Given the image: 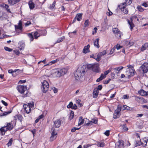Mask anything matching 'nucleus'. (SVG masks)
<instances>
[{
  "label": "nucleus",
  "mask_w": 148,
  "mask_h": 148,
  "mask_svg": "<svg viewBox=\"0 0 148 148\" xmlns=\"http://www.w3.org/2000/svg\"><path fill=\"white\" fill-rule=\"evenodd\" d=\"M123 9L122 10L123 12L125 14H127L128 12V11L127 9L125 8V7L123 6Z\"/></svg>",
  "instance_id": "obj_43"
},
{
  "label": "nucleus",
  "mask_w": 148,
  "mask_h": 148,
  "mask_svg": "<svg viewBox=\"0 0 148 148\" xmlns=\"http://www.w3.org/2000/svg\"><path fill=\"white\" fill-rule=\"evenodd\" d=\"M7 125L6 126H5L6 127H8V129L9 131L12 130L14 128L13 121H12L10 123H7Z\"/></svg>",
  "instance_id": "obj_12"
},
{
  "label": "nucleus",
  "mask_w": 148,
  "mask_h": 148,
  "mask_svg": "<svg viewBox=\"0 0 148 148\" xmlns=\"http://www.w3.org/2000/svg\"><path fill=\"white\" fill-rule=\"evenodd\" d=\"M86 68L89 70H92L93 64H87L86 65Z\"/></svg>",
  "instance_id": "obj_41"
},
{
  "label": "nucleus",
  "mask_w": 148,
  "mask_h": 148,
  "mask_svg": "<svg viewBox=\"0 0 148 148\" xmlns=\"http://www.w3.org/2000/svg\"><path fill=\"white\" fill-rule=\"evenodd\" d=\"M90 46L89 44L87 46H84V48L83 50V53L86 54L88 52H90L89 48Z\"/></svg>",
  "instance_id": "obj_15"
},
{
  "label": "nucleus",
  "mask_w": 148,
  "mask_h": 148,
  "mask_svg": "<svg viewBox=\"0 0 148 148\" xmlns=\"http://www.w3.org/2000/svg\"><path fill=\"white\" fill-rule=\"evenodd\" d=\"M102 88V86L101 85H99L98 86L97 88L96 89L99 91V90H101Z\"/></svg>",
  "instance_id": "obj_62"
},
{
  "label": "nucleus",
  "mask_w": 148,
  "mask_h": 148,
  "mask_svg": "<svg viewBox=\"0 0 148 148\" xmlns=\"http://www.w3.org/2000/svg\"><path fill=\"white\" fill-rule=\"evenodd\" d=\"M99 92V91L97 90H96V88H95L93 90V97L94 98H97L98 95V93Z\"/></svg>",
  "instance_id": "obj_21"
},
{
  "label": "nucleus",
  "mask_w": 148,
  "mask_h": 148,
  "mask_svg": "<svg viewBox=\"0 0 148 148\" xmlns=\"http://www.w3.org/2000/svg\"><path fill=\"white\" fill-rule=\"evenodd\" d=\"M97 119L94 118L92 119L91 121H89V122L86 124L85 125L87 126H89V125H91L92 123L97 124Z\"/></svg>",
  "instance_id": "obj_13"
},
{
  "label": "nucleus",
  "mask_w": 148,
  "mask_h": 148,
  "mask_svg": "<svg viewBox=\"0 0 148 148\" xmlns=\"http://www.w3.org/2000/svg\"><path fill=\"white\" fill-rule=\"evenodd\" d=\"M89 23V21L88 19L86 20L84 23V27H87L88 26Z\"/></svg>",
  "instance_id": "obj_47"
},
{
  "label": "nucleus",
  "mask_w": 148,
  "mask_h": 148,
  "mask_svg": "<svg viewBox=\"0 0 148 148\" xmlns=\"http://www.w3.org/2000/svg\"><path fill=\"white\" fill-rule=\"evenodd\" d=\"M84 119H83L82 117L80 116L79 119L78 125L79 126L82 124L84 123Z\"/></svg>",
  "instance_id": "obj_28"
},
{
  "label": "nucleus",
  "mask_w": 148,
  "mask_h": 148,
  "mask_svg": "<svg viewBox=\"0 0 148 148\" xmlns=\"http://www.w3.org/2000/svg\"><path fill=\"white\" fill-rule=\"evenodd\" d=\"M38 32L39 34L40 35V36H45L47 34V31L45 29H38Z\"/></svg>",
  "instance_id": "obj_11"
},
{
  "label": "nucleus",
  "mask_w": 148,
  "mask_h": 148,
  "mask_svg": "<svg viewBox=\"0 0 148 148\" xmlns=\"http://www.w3.org/2000/svg\"><path fill=\"white\" fill-rule=\"evenodd\" d=\"M59 61V60L58 59H56L53 60H52L49 62L48 64H47L44 66H49L51 65L52 64H54L56 62H57L58 61Z\"/></svg>",
  "instance_id": "obj_22"
},
{
  "label": "nucleus",
  "mask_w": 148,
  "mask_h": 148,
  "mask_svg": "<svg viewBox=\"0 0 148 148\" xmlns=\"http://www.w3.org/2000/svg\"><path fill=\"white\" fill-rule=\"evenodd\" d=\"M140 140H136V144H135V147H137L138 146H139L141 145H143V143H142L140 139Z\"/></svg>",
  "instance_id": "obj_35"
},
{
  "label": "nucleus",
  "mask_w": 148,
  "mask_h": 148,
  "mask_svg": "<svg viewBox=\"0 0 148 148\" xmlns=\"http://www.w3.org/2000/svg\"><path fill=\"white\" fill-rule=\"evenodd\" d=\"M121 127L123 131H127L128 130V128L127 127L126 124H124L121 126Z\"/></svg>",
  "instance_id": "obj_39"
},
{
  "label": "nucleus",
  "mask_w": 148,
  "mask_h": 148,
  "mask_svg": "<svg viewBox=\"0 0 148 148\" xmlns=\"http://www.w3.org/2000/svg\"><path fill=\"white\" fill-rule=\"evenodd\" d=\"M51 134H55L56 133H57L56 132V129L54 127H52L51 128Z\"/></svg>",
  "instance_id": "obj_45"
},
{
  "label": "nucleus",
  "mask_w": 148,
  "mask_h": 148,
  "mask_svg": "<svg viewBox=\"0 0 148 148\" xmlns=\"http://www.w3.org/2000/svg\"><path fill=\"white\" fill-rule=\"evenodd\" d=\"M26 92L25 94L24 93L23 95H24V97H28L31 95V93L29 91L27 90H26Z\"/></svg>",
  "instance_id": "obj_46"
},
{
  "label": "nucleus",
  "mask_w": 148,
  "mask_h": 148,
  "mask_svg": "<svg viewBox=\"0 0 148 148\" xmlns=\"http://www.w3.org/2000/svg\"><path fill=\"white\" fill-rule=\"evenodd\" d=\"M13 139L12 138L9 140L8 143L7 144V145H8V147H9L11 145Z\"/></svg>",
  "instance_id": "obj_55"
},
{
  "label": "nucleus",
  "mask_w": 148,
  "mask_h": 148,
  "mask_svg": "<svg viewBox=\"0 0 148 148\" xmlns=\"http://www.w3.org/2000/svg\"><path fill=\"white\" fill-rule=\"evenodd\" d=\"M97 146L99 147H103L105 146V143L104 142L101 143L99 142L98 141H97Z\"/></svg>",
  "instance_id": "obj_32"
},
{
  "label": "nucleus",
  "mask_w": 148,
  "mask_h": 148,
  "mask_svg": "<svg viewBox=\"0 0 148 148\" xmlns=\"http://www.w3.org/2000/svg\"><path fill=\"white\" fill-rule=\"evenodd\" d=\"M4 8H5L6 10L8 12L11 13V12L9 8V6L8 5L6 4V5H5V6L4 7Z\"/></svg>",
  "instance_id": "obj_52"
},
{
  "label": "nucleus",
  "mask_w": 148,
  "mask_h": 148,
  "mask_svg": "<svg viewBox=\"0 0 148 148\" xmlns=\"http://www.w3.org/2000/svg\"><path fill=\"white\" fill-rule=\"evenodd\" d=\"M57 133H56L55 134H51V136L50 138V140L51 141H52L55 139L57 137Z\"/></svg>",
  "instance_id": "obj_30"
},
{
  "label": "nucleus",
  "mask_w": 148,
  "mask_h": 148,
  "mask_svg": "<svg viewBox=\"0 0 148 148\" xmlns=\"http://www.w3.org/2000/svg\"><path fill=\"white\" fill-rule=\"evenodd\" d=\"M99 66L97 64H94L92 70V71L96 73H99L100 70H99Z\"/></svg>",
  "instance_id": "obj_10"
},
{
  "label": "nucleus",
  "mask_w": 148,
  "mask_h": 148,
  "mask_svg": "<svg viewBox=\"0 0 148 148\" xmlns=\"http://www.w3.org/2000/svg\"><path fill=\"white\" fill-rule=\"evenodd\" d=\"M80 128L81 127H80L79 128L74 127L71 129V131L72 132H75L76 130H79Z\"/></svg>",
  "instance_id": "obj_53"
},
{
  "label": "nucleus",
  "mask_w": 148,
  "mask_h": 148,
  "mask_svg": "<svg viewBox=\"0 0 148 148\" xmlns=\"http://www.w3.org/2000/svg\"><path fill=\"white\" fill-rule=\"evenodd\" d=\"M138 93L143 96H147V92H146L143 89H141L138 92Z\"/></svg>",
  "instance_id": "obj_19"
},
{
  "label": "nucleus",
  "mask_w": 148,
  "mask_h": 148,
  "mask_svg": "<svg viewBox=\"0 0 148 148\" xmlns=\"http://www.w3.org/2000/svg\"><path fill=\"white\" fill-rule=\"evenodd\" d=\"M111 80V79L110 78L109 79L107 80H105L103 81V83L104 84H108L110 81Z\"/></svg>",
  "instance_id": "obj_63"
},
{
  "label": "nucleus",
  "mask_w": 148,
  "mask_h": 148,
  "mask_svg": "<svg viewBox=\"0 0 148 148\" xmlns=\"http://www.w3.org/2000/svg\"><path fill=\"white\" fill-rule=\"evenodd\" d=\"M15 29L17 31V29H19L20 31H22L23 29V27L22 26V23L21 21L20 20L19 21L18 23V25H15Z\"/></svg>",
  "instance_id": "obj_9"
},
{
  "label": "nucleus",
  "mask_w": 148,
  "mask_h": 148,
  "mask_svg": "<svg viewBox=\"0 0 148 148\" xmlns=\"http://www.w3.org/2000/svg\"><path fill=\"white\" fill-rule=\"evenodd\" d=\"M18 91L21 94H23L27 90L26 86L18 85L16 88Z\"/></svg>",
  "instance_id": "obj_4"
},
{
  "label": "nucleus",
  "mask_w": 148,
  "mask_h": 148,
  "mask_svg": "<svg viewBox=\"0 0 148 148\" xmlns=\"http://www.w3.org/2000/svg\"><path fill=\"white\" fill-rule=\"evenodd\" d=\"M16 116L18 119L21 122L22 120L23 117L21 114L16 115Z\"/></svg>",
  "instance_id": "obj_48"
},
{
  "label": "nucleus",
  "mask_w": 148,
  "mask_h": 148,
  "mask_svg": "<svg viewBox=\"0 0 148 148\" xmlns=\"http://www.w3.org/2000/svg\"><path fill=\"white\" fill-rule=\"evenodd\" d=\"M135 73H136V71L134 69H130L129 72V76L130 77L133 76L134 75Z\"/></svg>",
  "instance_id": "obj_24"
},
{
  "label": "nucleus",
  "mask_w": 148,
  "mask_h": 148,
  "mask_svg": "<svg viewBox=\"0 0 148 148\" xmlns=\"http://www.w3.org/2000/svg\"><path fill=\"white\" fill-rule=\"evenodd\" d=\"M103 56L101 53H99L97 55V58H96L95 60L97 62L101 60V57Z\"/></svg>",
  "instance_id": "obj_36"
},
{
  "label": "nucleus",
  "mask_w": 148,
  "mask_h": 148,
  "mask_svg": "<svg viewBox=\"0 0 148 148\" xmlns=\"http://www.w3.org/2000/svg\"><path fill=\"white\" fill-rule=\"evenodd\" d=\"M120 114V112L117 110H115L113 118L114 119L118 118L119 117Z\"/></svg>",
  "instance_id": "obj_16"
},
{
  "label": "nucleus",
  "mask_w": 148,
  "mask_h": 148,
  "mask_svg": "<svg viewBox=\"0 0 148 148\" xmlns=\"http://www.w3.org/2000/svg\"><path fill=\"white\" fill-rule=\"evenodd\" d=\"M140 69L143 71V73H146L148 71V64L144 63L140 67Z\"/></svg>",
  "instance_id": "obj_5"
},
{
  "label": "nucleus",
  "mask_w": 148,
  "mask_h": 148,
  "mask_svg": "<svg viewBox=\"0 0 148 148\" xmlns=\"http://www.w3.org/2000/svg\"><path fill=\"white\" fill-rule=\"evenodd\" d=\"M65 39V37L64 36H63L60 38H59L56 42V43H60Z\"/></svg>",
  "instance_id": "obj_37"
},
{
  "label": "nucleus",
  "mask_w": 148,
  "mask_h": 148,
  "mask_svg": "<svg viewBox=\"0 0 148 148\" xmlns=\"http://www.w3.org/2000/svg\"><path fill=\"white\" fill-rule=\"evenodd\" d=\"M28 5L30 9L33 10L34 8L35 4L32 0L29 1Z\"/></svg>",
  "instance_id": "obj_20"
},
{
  "label": "nucleus",
  "mask_w": 148,
  "mask_h": 148,
  "mask_svg": "<svg viewBox=\"0 0 148 148\" xmlns=\"http://www.w3.org/2000/svg\"><path fill=\"white\" fill-rule=\"evenodd\" d=\"M28 107V109H26L25 110L26 113L27 114L29 113L30 112L31 110V108H30L29 106Z\"/></svg>",
  "instance_id": "obj_60"
},
{
  "label": "nucleus",
  "mask_w": 148,
  "mask_h": 148,
  "mask_svg": "<svg viewBox=\"0 0 148 148\" xmlns=\"http://www.w3.org/2000/svg\"><path fill=\"white\" fill-rule=\"evenodd\" d=\"M123 110H130V108L126 106V105H123Z\"/></svg>",
  "instance_id": "obj_51"
},
{
  "label": "nucleus",
  "mask_w": 148,
  "mask_h": 148,
  "mask_svg": "<svg viewBox=\"0 0 148 148\" xmlns=\"http://www.w3.org/2000/svg\"><path fill=\"white\" fill-rule=\"evenodd\" d=\"M135 100L138 102L139 103H141L142 102H144L145 99L142 97L135 96Z\"/></svg>",
  "instance_id": "obj_17"
},
{
  "label": "nucleus",
  "mask_w": 148,
  "mask_h": 148,
  "mask_svg": "<svg viewBox=\"0 0 148 148\" xmlns=\"http://www.w3.org/2000/svg\"><path fill=\"white\" fill-rule=\"evenodd\" d=\"M86 66L85 65L79 66L75 73L74 76L75 79L77 80H79L82 77L84 76L86 73Z\"/></svg>",
  "instance_id": "obj_1"
},
{
  "label": "nucleus",
  "mask_w": 148,
  "mask_h": 148,
  "mask_svg": "<svg viewBox=\"0 0 148 148\" xmlns=\"http://www.w3.org/2000/svg\"><path fill=\"white\" fill-rule=\"evenodd\" d=\"M73 105V103L72 102H70L69 105L67 106V107L68 108H71L72 109Z\"/></svg>",
  "instance_id": "obj_58"
},
{
  "label": "nucleus",
  "mask_w": 148,
  "mask_h": 148,
  "mask_svg": "<svg viewBox=\"0 0 148 148\" xmlns=\"http://www.w3.org/2000/svg\"><path fill=\"white\" fill-rule=\"evenodd\" d=\"M137 9L140 12H142L144 10V9L140 5H138L137 7Z\"/></svg>",
  "instance_id": "obj_54"
},
{
  "label": "nucleus",
  "mask_w": 148,
  "mask_h": 148,
  "mask_svg": "<svg viewBox=\"0 0 148 148\" xmlns=\"http://www.w3.org/2000/svg\"><path fill=\"white\" fill-rule=\"evenodd\" d=\"M20 46L19 47V49L20 50L23 49L25 47V44L24 43H23L21 45L20 44Z\"/></svg>",
  "instance_id": "obj_56"
},
{
  "label": "nucleus",
  "mask_w": 148,
  "mask_h": 148,
  "mask_svg": "<svg viewBox=\"0 0 148 148\" xmlns=\"http://www.w3.org/2000/svg\"><path fill=\"white\" fill-rule=\"evenodd\" d=\"M8 17V15L6 13L0 12V20L2 21L6 20Z\"/></svg>",
  "instance_id": "obj_8"
},
{
  "label": "nucleus",
  "mask_w": 148,
  "mask_h": 148,
  "mask_svg": "<svg viewBox=\"0 0 148 148\" xmlns=\"http://www.w3.org/2000/svg\"><path fill=\"white\" fill-rule=\"evenodd\" d=\"M4 49L5 50L9 52H11L12 51V49L7 47H4Z\"/></svg>",
  "instance_id": "obj_57"
},
{
  "label": "nucleus",
  "mask_w": 148,
  "mask_h": 148,
  "mask_svg": "<svg viewBox=\"0 0 148 148\" xmlns=\"http://www.w3.org/2000/svg\"><path fill=\"white\" fill-rule=\"evenodd\" d=\"M56 2L54 1L52 5H51L49 7V8L51 9H53L55 7Z\"/></svg>",
  "instance_id": "obj_49"
},
{
  "label": "nucleus",
  "mask_w": 148,
  "mask_h": 148,
  "mask_svg": "<svg viewBox=\"0 0 148 148\" xmlns=\"http://www.w3.org/2000/svg\"><path fill=\"white\" fill-rule=\"evenodd\" d=\"M12 110H10V111H8L6 112H4L3 113H1L0 114V116H5L7 115L10 114L12 112Z\"/></svg>",
  "instance_id": "obj_34"
},
{
  "label": "nucleus",
  "mask_w": 148,
  "mask_h": 148,
  "mask_svg": "<svg viewBox=\"0 0 148 148\" xmlns=\"http://www.w3.org/2000/svg\"><path fill=\"white\" fill-rule=\"evenodd\" d=\"M121 108L122 107L120 105H119L117 106V108L115 110H117L118 111H119V112H120Z\"/></svg>",
  "instance_id": "obj_64"
},
{
  "label": "nucleus",
  "mask_w": 148,
  "mask_h": 148,
  "mask_svg": "<svg viewBox=\"0 0 148 148\" xmlns=\"http://www.w3.org/2000/svg\"><path fill=\"white\" fill-rule=\"evenodd\" d=\"M74 116V112L73 111H71L70 112V115L69 117V119L70 120H71L73 119Z\"/></svg>",
  "instance_id": "obj_42"
},
{
  "label": "nucleus",
  "mask_w": 148,
  "mask_h": 148,
  "mask_svg": "<svg viewBox=\"0 0 148 148\" xmlns=\"http://www.w3.org/2000/svg\"><path fill=\"white\" fill-rule=\"evenodd\" d=\"M28 36L31 42L33 40L34 38L33 34L32 33H29L28 34Z\"/></svg>",
  "instance_id": "obj_40"
},
{
  "label": "nucleus",
  "mask_w": 148,
  "mask_h": 148,
  "mask_svg": "<svg viewBox=\"0 0 148 148\" xmlns=\"http://www.w3.org/2000/svg\"><path fill=\"white\" fill-rule=\"evenodd\" d=\"M123 68V66H121L115 68L114 69V70L116 73H119V71L122 69Z\"/></svg>",
  "instance_id": "obj_26"
},
{
  "label": "nucleus",
  "mask_w": 148,
  "mask_h": 148,
  "mask_svg": "<svg viewBox=\"0 0 148 148\" xmlns=\"http://www.w3.org/2000/svg\"><path fill=\"white\" fill-rule=\"evenodd\" d=\"M34 36L35 39H37V38L40 36V34H39L38 32V30H37V31L35 32L34 34Z\"/></svg>",
  "instance_id": "obj_38"
},
{
  "label": "nucleus",
  "mask_w": 148,
  "mask_h": 148,
  "mask_svg": "<svg viewBox=\"0 0 148 148\" xmlns=\"http://www.w3.org/2000/svg\"><path fill=\"white\" fill-rule=\"evenodd\" d=\"M112 30L113 33L115 34L119 33H120L121 32L117 28H113Z\"/></svg>",
  "instance_id": "obj_33"
},
{
  "label": "nucleus",
  "mask_w": 148,
  "mask_h": 148,
  "mask_svg": "<svg viewBox=\"0 0 148 148\" xmlns=\"http://www.w3.org/2000/svg\"><path fill=\"white\" fill-rule=\"evenodd\" d=\"M105 77L106 76L104 75L102 73L101 74L100 77L97 79L96 81L97 82H99Z\"/></svg>",
  "instance_id": "obj_27"
},
{
  "label": "nucleus",
  "mask_w": 148,
  "mask_h": 148,
  "mask_svg": "<svg viewBox=\"0 0 148 148\" xmlns=\"http://www.w3.org/2000/svg\"><path fill=\"white\" fill-rule=\"evenodd\" d=\"M21 0H8V2L9 4L11 5L15 4L19 2Z\"/></svg>",
  "instance_id": "obj_18"
},
{
  "label": "nucleus",
  "mask_w": 148,
  "mask_h": 148,
  "mask_svg": "<svg viewBox=\"0 0 148 148\" xmlns=\"http://www.w3.org/2000/svg\"><path fill=\"white\" fill-rule=\"evenodd\" d=\"M132 0H125V3L127 5H130L132 3Z\"/></svg>",
  "instance_id": "obj_50"
},
{
  "label": "nucleus",
  "mask_w": 148,
  "mask_h": 148,
  "mask_svg": "<svg viewBox=\"0 0 148 148\" xmlns=\"http://www.w3.org/2000/svg\"><path fill=\"white\" fill-rule=\"evenodd\" d=\"M62 120L60 119H57L53 121L54 123V127L56 128H58L60 126L62 123Z\"/></svg>",
  "instance_id": "obj_7"
},
{
  "label": "nucleus",
  "mask_w": 148,
  "mask_h": 148,
  "mask_svg": "<svg viewBox=\"0 0 148 148\" xmlns=\"http://www.w3.org/2000/svg\"><path fill=\"white\" fill-rule=\"evenodd\" d=\"M130 20L127 19V21L128 24H129L130 28L131 31H132L134 27L135 26V25L132 22L133 20L134 19L133 18H132V16L130 17Z\"/></svg>",
  "instance_id": "obj_6"
},
{
  "label": "nucleus",
  "mask_w": 148,
  "mask_h": 148,
  "mask_svg": "<svg viewBox=\"0 0 148 148\" xmlns=\"http://www.w3.org/2000/svg\"><path fill=\"white\" fill-rule=\"evenodd\" d=\"M123 35L122 33L120 32V33H119L115 34L116 36L119 39H120L121 38V35Z\"/></svg>",
  "instance_id": "obj_44"
},
{
  "label": "nucleus",
  "mask_w": 148,
  "mask_h": 148,
  "mask_svg": "<svg viewBox=\"0 0 148 148\" xmlns=\"http://www.w3.org/2000/svg\"><path fill=\"white\" fill-rule=\"evenodd\" d=\"M67 71V69L65 68H58L56 69L54 74L56 77H60L65 74Z\"/></svg>",
  "instance_id": "obj_2"
},
{
  "label": "nucleus",
  "mask_w": 148,
  "mask_h": 148,
  "mask_svg": "<svg viewBox=\"0 0 148 148\" xmlns=\"http://www.w3.org/2000/svg\"><path fill=\"white\" fill-rule=\"evenodd\" d=\"M99 38H97L95 40V41L94 42V45L95 47H97L98 48H99L100 47L99 45Z\"/></svg>",
  "instance_id": "obj_23"
},
{
  "label": "nucleus",
  "mask_w": 148,
  "mask_h": 148,
  "mask_svg": "<svg viewBox=\"0 0 148 148\" xmlns=\"http://www.w3.org/2000/svg\"><path fill=\"white\" fill-rule=\"evenodd\" d=\"M8 73H11L12 76H13L14 73H15V70L14 71L13 70H9L8 71Z\"/></svg>",
  "instance_id": "obj_61"
},
{
  "label": "nucleus",
  "mask_w": 148,
  "mask_h": 148,
  "mask_svg": "<svg viewBox=\"0 0 148 148\" xmlns=\"http://www.w3.org/2000/svg\"><path fill=\"white\" fill-rule=\"evenodd\" d=\"M5 128V126L4 127H2L0 129V134L1 136H3L5 134V130L4 128Z\"/></svg>",
  "instance_id": "obj_29"
},
{
  "label": "nucleus",
  "mask_w": 148,
  "mask_h": 148,
  "mask_svg": "<svg viewBox=\"0 0 148 148\" xmlns=\"http://www.w3.org/2000/svg\"><path fill=\"white\" fill-rule=\"evenodd\" d=\"M49 87V85L48 83L45 80H44L42 83L41 86L42 91L44 93H46L48 90Z\"/></svg>",
  "instance_id": "obj_3"
},
{
  "label": "nucleus",
  "mask_w": 148,
  "mask_h": 148,
  "mask_svg": "<svg viewBox=\"0 0 148 148\" xmlns=\"http://www.w3.org/2000/svg\"><path fill=\"white\" fill-rule=\"evenodd\" d=\"M28 105L30 108L33 107L34 106V103L33 102H32L30 103H28Z\"/></svg>",
  "instance_id": "obj_59"
},
{
  "label": "nucleus",
  "mask_w": 148,
  "mask_h": 148,
  "mask_svg": "<svg viewBox=\"0 0 148 148\" xmlns=\"http://www.w3.org/2000/svg\"><path fill=\"white\" fill-rule=\"evenodd\" d=\"M148 47V43H146L144 45H143L142 47L141 48V50L142 51H143L146 49L147 47Z\"/></svg>",
  "instance_id": "obj_31"
},
{
  "label": "nucleus",
  "mask_w": 148,
  "mask_h": 148,
  "mask_svg": "<svg viewBox=\"0 0 148 148\" xmlns=\"http://www.w3.org/2000/svg\"><path fill=\"white\" fill-rule=\"evenodd\" d=\"M124 146V141L122 140H119L116 144V147L121 148Z\"/></svg>",
  "instance_id": "obj_14"
},
{
  "label": "nucleus",
  "mask_w": 148,
  "mask_h": 148,
  "mask_svg": "<svg viewBox=\"0 0 148 148\" xmlns=\"http://www.w3.org/2000/svg\"><path fill=\"white\" fill-rule=\"evenodd\" d=\"M82 14L81 13L77 14L75 17L77 20L79 21L82 19Z\"/></svg>",
  "instance_id": "obj_25"
}]
</instances>
